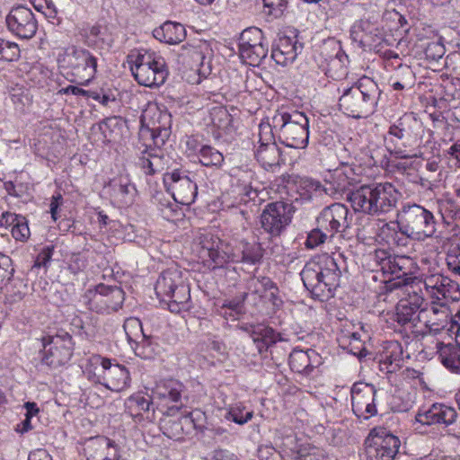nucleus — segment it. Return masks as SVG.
<instances>
[{
    "mask_svg": "<svg viewBox=\"0 0 460 460\" xmlns=\"http://www.w3.org/2000/svg\"><path fill=\"white\" fill-rule=\"evenodd\" d=\"M341 274L336 260L326 253L307 261L300 273L305 288L321 301L333 296Z\"/></svg>",
    "mask_w": 460,
    "mask_h": 460,
    "instance_id": "f257e3e1",
    "label": "nucleus"
},
{
    "mask_svg": "<svg viewBox=\"0 0 460 460\" xmlns=\"http://www.w3.org/2000/svg\"><path fill=\"white\" fill-rule=\"evenodd\" d=\"M382 91L370 77L363 76L344 88L339 98L340 110L353 119L367 118L376 109Z\"/></svg>",
    "mask_w": 460,
    "mask_h": 460,
    "instance_id": "f03ea898",
    "label": "nucleus"
},
{
    "mask_svg": "<svg viewBox=\"0 0 460 460\" xmlns=\"http://www.w3.org/2000/svg\"><path fill=\"white\" fill-rule=\"evenodd\" d=\"M278 135V139L286 146L305 148L309 139V119L298 111L278 110L269 123Z\"/></svg>",
    "mask_w": 460,
    "mask_h": 460,
    "instance_id": "7ed1b4c3",
    "label": "nucleus"
},
{
    "mask_svg": "<svg viewBox=\"0 0 460 460\" xmlns=\"http://www.w3.org/2000/svg\"><path fill=\"white\" fill-rule=\"evenodd\" d=\"M397 225L402 234L415 240L431 237L436 232L433 214L417 204L402 207L398 213Z\"/></svg>",
    "mask_w": 460,
    "mask_h": 460,
    "instance_id": "20e7f679",
    "label": "nucleus"
},
{
    "mask_svg": "<svg viewBox=\"0 0 460 460\" xmlns=\"http://www.w3.org/2000/svg\"><path fill=\"white\" fill-rule=\"evenodd\" d=\"M59 61L70 70L71 81L79 85H88L97 74L98 58L84 48L71 46Z\"/></svg>",
    "mask_w": 460,
    "mask_h": 460,
    "instance_id": "39448f33",
    "label": "nucleus"
},
{
    "mask_svg": "<svg viewBox=\"0 0 460 460\" xmlns=\"http://www.w3.org/2000/svg\"><path fill=\"white\" fill-rule=\"evenodd\" d=\"M131 71L139 84L150 88L164 84L169 74L164 58L155 53L139 54Z\"/></svg>",
    "mask_w": 460,
    "mask_h": 460,
    "instance_id": "423d86ee",
    "label": "nucleus"
},
{
    "mask_svg": "<svg viewBox=\"0 0 460 460\" xmlns=\"http://www.w3.org/2000/svg\"><path fill=\"white\" fill-rule=\"evenodd\" d=\"M42 343L41 363L51 369L64 367L73 356V339L66 332L60 331L55 335L45 336L42 338Z\"/></svg>",
    "mask_w": 460,
    "mask_h": 460,
    "instance_id": "0eeeda50",
    "label": "nucleus"
},
{
    "mask_svg": "<svg viewBox=\"0 0 460 460\" xmlns=\"http://www.w3.org/2000/svg\"><path fill=\"white\" fill-rule=\"evenodd\" d=\"M239 55L241 59L250 66H259L267 57L269 44L262 31L257 27H249L243 31L239 38Z\"/></svg>",
    "mask_w": 460,
    "mask_h": 460,
    "instance_id": "6e6552de",
    "label": "nucleus"
},
{
    "mask_svg": "<svg viewBox=\"0 0 460 460\" xmlns=\"http://www.w3.org/2000/svg\"><path fill=\"white\" fill-rule=\"evenodd\" d=\"M295 207L285 201L268 203L261 214L262 229L271 237L279 236L291 223Z\"/></svg>",
    "mask_w": 460,
    "mask_h": 460,
    "instance_id": "1a4fd4ad",
    "label": "nucleus"
},
{
    "mask_svg": "<svg viewBox=\"0 0 460 460\" xmlns=\"http://www.w3.org/2000/svg\"><path fill=\"white\" fill-rule=\"evenodd\" d=\"M367 460H394L400 439L385 429H373L365 441Z\"/></svg>",
    "mask_w": 460,
    "mask_h": 460,
    "instance_id": "9d476101",
    "label": "nucleus"
},
{
    "mask_svg": "<svg viewBox=\"0 0 460 460\" xmlns=\"http://www.w3.org/2000/svg\"><path fill=\"white\" fill-rule=\"evenodd\" d=\"M259 143L255 157L265 170H274L285 163L282 151L275 142L274 133L269 123L260 124Z\"/></svg>",
    "mask_w": 460,
    "mask_h": 460,
    "instance_id": "9b49d317",
    "label": "nucleus"
},
{
    "mask_svg": "<svg viewBox=\"0 0 460 460\" xmlns=\"http://www.w3.org/2000/svg\"><path fill=\"white\" fill-rule=\"evenodd\" d=\"M91 310L99 314H111L121 308L124 302V292L117 286L99 284L94 290L86 293Z\"/></svg>",
    "mask_w": 460,
    "mask_h": 460,
    "instance_id": "f8f14e48",
    "label": "nucleus"
},
{
    "mask_svg": "<svg viewBox=\"0 0 460 460\" xmlns=\"http://www.w3.org/2000/svg\"><path fill=\"white\" fill-rule=\"evenodd\" d=\"M376 387L368 383L357 382L350 389L351 406L354 414L367 420L377 413Z\"/></svg>",
    "mask_w": 460,
    "mask_h": 460,
    "instance_id": "ddd939ff",
    "label": "nucleus"
},
{
    "mask_svg": "<svg viewBox=\"0 0 460 460\" xmlns=\"http://www.w3.org/2000/svg\"><path fill=\"white\" fill-rule=\"evenodd\" d=\"M321 56L324 62L322 65L325 75L334 80H341L348 74V56L339 42L328 40L321 48Z\"/></svg>",
    "mask_w": 460,
    "mask_h": 460,
    "instance_id": "4468645a",
    "label": "nucleus"
},
{
    "mask_svg": "<svg viewBox=\"0 0 460 460\" xmlns=\"http://www.w3.org/2000/svg\"><path fill=\"white\" fill-rule=\"evenodd\" d=\"M5 21L9 31L20 39H31L38 30V22L34 13L24 5L13 6Z\"/></svg>",
    "mask_w": 460,
    "mask_h": 460,
    "instance_id": "2eb2a0df",
    "label": "nucleus"
},
{
    "mask_svg": "<svg viewBox=\"0 0 460 460\" xmlns=\"http://www.w3.org/2000/svg\"><path fill=\"white\" fill-rule=\"evenodd\" d=\"M419 322L425 325L429 333L434 334L451 331L454 325L449 308L445 304L435 302L426 304L425 307L419 312Z\"/></svg>",
    "mask_w": 460,
    "mask_h": 460,
    "instance_id": "dca6fc26",
    "label": "nucleus"
},
{
    "mask_svg": "<svg viewBox=\"0 0 460 460\" xmlns=\"http://www.w3.org/2000/svg\"><path fill=\"white\" fill-rule=\"evenodd\" d=\"M164 182L168 190L172 192L176 202L182 205H190L195 201L198 187L189 176L174 170L164 174Z\"/></svg>",
    "mask_w": 460,
    "mask_h": 460,
    "instance_id": "f3484780",
    "label": "nucleus"
},
{
    "mask_svg": "<svg viewBox=\"0 0 460 460\" xmlns=\"http://www.w3.org/2000/svg\"><path fill=\"white\" fill-rule=\"evenodd\" d=\"M349 208L341 203H333L324 208L316 218L317 225L330 233H342L349 226Z\"/></svg>",
    "mask_w": 460,
    "mask_h": 460,
    "instance_id": "a211bd4d",
    "label": "nucleus"
},
{
    "mask_svg": "<svg viewBox=\"0 0 460 460\" xmlns=\"http://www.w3.org/2000/svg\"><path fill=\"white\" fill-rule=\"evenodd\" d=\"M84 451L87 460H119L120 458L116 443L103 436L88 438L84 443Z\"/></svg>",
    "mask_w": 460,
    "mask_h": 460,
    "instance_id": "6ab92c4d",
    "label": "nucleus"
},
{
    "mask_svg": "<svg viewBox=\"0 0 460 460\" xmlns=\"http://www.w3.org/2000/svg\"><path fill=\"white\" fill-rule=\"evenodd\" d=\"M457 418L456 411L443 403H434L428 410L419 411L415 416L417 423L421 425L443 424L449 426L456 422Z\"/></svg>",
    "mask_w": 460,
    "mask_h": 460,
    "instance_id": "aec40b11",
    "label": "nucleus"
},
{
    "mask_svg": "<svg viewBox=\"0 0 460 460\" xmlns=\"http://www.w3.org/2000/svg\"><path fill=\"white\" fill-rule=\"evenodd\" d=\"M101 366L103 368V385L106 388L121 392L129 386V372L124 366L112 364L111 359L105 358L101 359Z\"/></svg>",
    "mask_w": 460,
    "mask_h": 460,
    "instance_id": "412c9836",
    "label": "nucleus"
},
{
    "mask_svg": "<svg viewBox=\"0 0 460 460\" xmlns=\"http://www.w3.org/2000/svg\"><path fill=\"white\" fill-rule=\"evenodd\" d=\"M303 44L299 43L296 36H279L271 49V58L282 66L292 64L302 51Z\"/></svg>",
    "mask_w": 460,
    "mask_h": 460,
    "instance_id": "4be33fe9",
    "label": "nucleus"
},
{
    "mask_svg": "<svg viewBox=\"0 0 460 460\" xmlns=\"http://www.w3.org/2000/svg\"><path fill=\"white\" fill-rule=\"evenodd\" d=\"M168 117L166 113H162L155 105L149 106L141 115V122L151 131V137L155 146L163 145L168 136L166 125L162 123V120L168 119Z\"/></svg>",
    "mask_w": 460,
    "mask_h": 460,
    "instance_id": "5701e85b",
    "label": "nucleus"
},
{
    "mask_svg": "<svg viewBox=\"0 0 460 460\" xmlns=\"http://www.w3.org/2000/svg\"><path fill=\"white\" fill-rule=\"evenodd\" d=\"M374 201L376 215L388 213L397 204L400 192L390 182H373Z\"/></svg>",
    "mask_w": 460,
    "mask_h": 460,
    "instance_id": "b1692460",
    "label": "nucleus"
},
{
    "mask_svg": "<svg viewBox=\"0 0 460 460\" xmlns=\"http://www.w3.org/2000/svg\"><path fill=\"white\" fill-rule=\"evenodd\" d=\"M373 183L363 184L347 194V200L350 203L355 212L375 216Z\"/></svg>",
    "mask_w": 460,
    "mask_h": 460,
    "instance_id": "393cba45",
    "label": "nucleus"
},
{
    "mask_svg": "<svg viewBox=\"0 0 460 460\" xmlns=\"http://www.w3.org/2000/svg\"><path fill=\"white\" fill-rule=\"evenodd\" d=\"M403 364L402 347L397 341H386L379 357V369L385 374L398 371Z\"/></svg>",
    "mask_w": 460,
    "mask_h": 460,
    "instance_id": "a878e982",
    "label": "nucleus"
},
{
    "mask_svg": "<svg viewBox=\"0 0 460 460\" xmlns=\"http://www.w3.org/2000/svg\"><path fill=\"white\" fill-rule=\"evenodd\" d=\"M251 338L260 354L271 349L280 341L279 333L276 332L271 327L263 324L252 327Z\"/></svg>",
    "mask_w": 460,
    "mask_h": 460,
    "instance_id": "bb28decb",
    "label": "nucleus"
},
{
    "mask_svg": "<svg viewBox=\"0 0 460 460\" xmlns=\"http://www.w3.org/2000/svg\"><path fill=\"white\" fill-rule=\"evenodd\" d=\"M201 244L203 251L211 261L212 269L222 268L225 264L233 261L231 256L220 247L223 243L218 238L214 239L213 235H205Z\"/></svg>",
    "mask_w": 460,
    "mask_h": 460,
    "instance_id": "cd10ccee",
    "label": "nucleus"
},
{
    "mask_svg": "<svg viewBox=\"0 0 460 460\" xmlns=\"http://www.w3.org/2000/svg\"><path fill=\"white\" fill-rule=\"evenodd\" d=\"M153 35L160 41L174 45L185 40L186 30L181 23L168 21L155 29Z\"/></svg>",
    "mask_w": 460,
    "mask_h": 460,
    "instance_id": "c85d7f7f",
    "label": "nucleus"
},
{
    "mask_svg": "<svg viewBox=\"0 0 460 460\" xmlns=\"http://www.w3.org/2000/svg\"><path fill=\"white\" fill-rule=\"evenodd\" d=\"M184 385L176 379H165L160 381L153 390L154 396L160 400H166L178 403L181 402Z\"/></svg>",
    "mask_w": 460,
    "mask_h": 460,
    "instance_id": "c756f323",
    "label": "nucleus"
},
{
    "mask_svg": "<svg viewBox=\"0 0 460 460\" xmlns=\"http://www.w3.org/2000/svg\"><path fill=\"white\" fill-rule=\"evenodd\" d=\"M182 282L181 274L176 270L164 271L158 278L155 290L161 301L165 302Z\"/></svg>",
    "mask_w": 460,
    "mask_h": 460,
    "instance_id": "7c9ffc66",
    "label": "nucleus"
},
{
    "mask_svg": "<svg viewBox=\"0 0 460 460\" xmlns=\"http://www.w3.org/2000/svg\"><path fill=\"white\" fill-rule=\"evenodd\" d=\"M416 119L411 114H404L389 127L388 135L406 146L413 135Z\"/></svg>",
    "mask_w": 460,
    "mask_h": 460,
    "instance_id": "2f4dec72",
    "label": "nucleus"
},
{
    "mask_svg": "<svg viewBox=\"0 0 460 460\" xmlns=\"http://www.w3.org/2000/svg\"><path fill=\"white\" fill-rule=\"evenodd\" d=\"M438 355L442 365L454 373H460V349L456 344H437Z\"/></svg>",
    "mask_w": 460,
    "mask_h": 460,
    "instance_id": "473e14b6",
    "label": "nucleus"
},
{
    "mask_svg": "<svg viewBox=\"0 0 460 460\" xmlns=\"http://www.w3.org/2000/svg\"><path fill=\"white\" fill-rule=\"evenodd\" d=\"M123 329L128 342L137 345L136 349H138L140 347L150 346V339L145 335L142 323L138 318L129 317L126 319Z\"/></svg>",
    "mask_w": 460,
    "mask_h": 460,
    "instance_id": "72a5a7b5",
    "label": "nucleus"
},
{
    "mask_svg": "<svg viewBox=\"0 0 460 460\" xmlns=\"http://www.w3.org/2000/svg\"><path fill=\"white\" fill-rule=\"evenodd\" d=\"M137 189L126 177H119L112 184V196L122 205L128 206L133 203Z\"/></svg>",
    "mask_w": 460,
    "mask_h": 460,
    "instance_id": "f704fd0d",
    "label": "nucleus"
},
{
    "mask_svg": "<svg viewBox=\"0 0 460 460\" xmlns=\"http://www.w3.org/2000/svg\"><path fill=\"white\" fill-rule=\"evenodd\" d=\"M390 81L395 91L409 89L415 84V75L410 66L400 64Z\"/></svg>",
    "mask_w": 460,
    "mask_h": 460,
    "instance_id": "c9c22d12",
    "label": "nucleus"
},
{
    "mask_svg": "<svg viewBox=\"0 0 460 460\" xmlns=\"http://www.w3.org/2000/svg\"><path fill=\"white\" fill-rule=\"evenodd\" d=\"M190 299V288L182 281L164 303L167 304L168 309L172 313H180L182 309L187 308Z\"/></svg>",
    "mask_w": 460,
    "mask_h": 460,
    "instance_id": "e433bc0d",
    "label": "nucleus"
},
{
    "mask_svg": "<svg viewBox=\"0 0 460 460\" xmlns=\"http://www.w3.org/2000/svg\"><path fill=\"white\" fill-rule=\"evenodd\" d=\"M5 221L12 226L11 234L16 241L24 242L30 236V228L24 217L15 214L4 216Z\"/></svg>",
    "mask_w": 460,
    "mask_h": 460,
    "instance_id": "4c0bfd02",
    "label": "nucleus"
},
{
    "mask_svg": "<svg viewBox=\"0 0 460 460\" xmlns=\"http://www.w3.org/2000/svg\"><path fill=\"white\" fill-rule=\"evenodd\" d=\"M289 367L293 372L305 375L314 368L308 353L301 349H294L289 354Z\"/></svg>",
    "mask_w": 460,
    "mask_h": 460,
    "instance_id": "58836bf2",
    "label": "nucleus"
},
{
    "mask_svg": "<svg viewBox=\"0 0 460 460\" xmlns=\"http://www.w3.org/2000/svg\"><path fill=\"white\" fill-rule=\"evenodd\" d=\"M139 164L146 174L154 175L164 169L163 157L154 152L146 150L139 159Z\"/></svg>",
    "mask_w": 460,
    "mask_h": 460,
    "instance_id": "ea45409f",
    "label": "nucleus"
},
{
    "mask_svg": "<svg viewBox=\"0 0 460 460\" xmlns=\"http://www.w3.org/2000/svg\"><path fill=\"white\" fill-rule=\"evenodd\" d=\"M410 263V258L406 256H393L391 270L389 275H394L395 279H399L398 281H394L390 283L391 288H396L401 287L402 285L406 284L407 279H401L402 277L407 275V264Z\"/></svg>",
    "mask_w": 460,
    "mask_h": 460,
    "instance_id": "a19ab883",
    "label": "nucleus"
},
{
    "mask_svg": "<svg viewBox=\"0 0 460 460\" xmlns=\"http://www.w3.org/2000/svg\"><path fill=\"white\" fill-rule=\"evenodd\" d=\"M394 320L400 326H410L414 327L417 325L419 322V313L415 310L409 308L402 305V303H398L395 308V314L394 315Z\"/></svg>",
    "mask_w": 460,
    "mask_h": 460,
    "instance_id": "79ce46f5",
    "label": "nucleus"
},
{
    "mask_svg": "<svg viewBox=\"0 0 460 460\" xmlns=\"http://www.w3.org/2000/svg\"><path fill=\"white\" fill-rule=\"evenodd\" d=\"M199 162L205 166H220L224 162L223 155L210 146H203L199 152Z\"/></svg>",
    "mask_w": 460,
    "mask_h": 460,
    "instance_id": "37998d69",
    "label": "nucleus"
},
{
    "mask_svg": "<svg viewBox=\"0 0 460 460\" xmlns=\"http://www.w3.org/2000/svg\"><path fill=\"white\" fill-rule=\"evenodd\" d=\"M445 283H448L447 277L438 272L429 273L424 277L425 288L428 291L433 292V295L436 296L438 299H440V290Z\"/></svg>",
    "mask_w": 460,
    "mask_h": 460,
    "instance_id": "c03bdc74",
    "label": "nucleus"
},
{
    "mask_svg": "<svg viewBox=\"0 0 460 460\" xmlns=\"http://www.w3.org/2000/svg\"><path fill=\"white\" fill-rule=\"evenodd\" d=\"M263 256L259 243H244L242 250V261L249 264L258 263Z\"/></svg>",
    "mask_w": 460,
    "mask_h": 460,
    "instance_id": "a18cd8bd",
    "label": "nucleus"
},
{
    "mask_svg": "<svg viewBox=\"0 0 460 460\" xmlns=\"http://www.w3.org/2000/svg\"><path fill=\"white\" fill-rule=\"evenodd\" d=\"M20 58L19 46L4 39H0V60L15 61Z\"/></svg>",
    "mask_w": 460,
    "mask_h": 460,
    "instance_id": "49530a36",
    "label": "nucleus"
},
{
    "mask_svg": "<svg viewBox=\"0 0 460 460\" xmlns=\"http://www.w3.org/2000/svg\"><path fill=\"white\" fill-rule=\"evenodd\" d=\"M264 13L273 18H280L288 8V0H262Z\"/></svg>",
    "mask_w": 460,
    "mask_h": 460,
    "instance_id": "de8ad7c7",
    "label": "nucleus"
},
{
    "mask_svg": "<svg viewBox=\"0 0 460 460\" xmlns=\"http://www.w3.org/2000/svg\"><path fill=\"white\" fill-rule=\"evenodd\" d=\"M328 237H330V233L317 225L316 228L308 233L305 245L307 249H314L324 243Z\"/></svg>",
    "mask_w": 460,
    "mask_h": 460,
    "instance_id": "09e8293b",
    "label": "nucleus"
},
{
    "mask_svg": "<svg viewBox=\"0 0 460 460\" xmlns=\"http://www.w3.org/2000/svg\"><path fill=\"white\" fill-rule=\"evenodd\" d=\"M296 460H326L322 449L313 446L301 447L295 456Z\"/></svg>",
    "mask_w": 460,
    "mask_h": 460,
    "instance_id": "8fccbe9b",
    "label": "nucleus"
},
{
    "mask_svg": "<svg viewBox=\"0 0 460 460\" xmlns=\"http://www.w3.org/2000/svg\"><path fill=\"white\" fill-rule=\"evenodd\" d=\"M254 287L255 293H261V291H270L271 296H275V293L278 291V288L275 283L269 277H255L250 280V287Z\"/></svg>",
    "mask_w": 460,
    "mask_h": 460,
    "instance_id": "3c124183",
    "label": "nucleus"
},
{
    "mask_svg": "<svg viewBox=\"0 0 460 460\" xmlns=\"http://www.w3.org/2000/svg\"><path fill=\"white\" fill-rule=\"evenodd\" d=\"M212 124L219 129H226L230 125L231 115L223 108H215L210 113Z\"/></svg>",
    "mask_w": 460,
    "mask_h": 460,
    "instance_id": "603ef678",
    "label": "nucleus"
},
{
    "mask_svg": "<svg viewBox=\"0 0 460 460\" xmlns=\"http://www.w3.org/2000/svg\"><path fill=\"white\" fill-rule=\"evenodd\" d=\"M448 283H445L441 288L439 296L448 301L460 300V287L459 285L447 277Z\"/></svg>",
    "mask_w": 460,
    "mask_h": 460,
    "instance_id": "864d4df0",
    "label": "nucleus"
},
{
    "mask_svg": "<svg viewBox=\"0 0 460 460\" xmlns=\"http://www.w3.org/2000/svg\"><path fill=\"white\" fill-rule=\"evenodd\" d=\"M446 262L450 272L460 277V243L447 254Z\"/></svg>",
    "mask_w": 460,
    "mask_h": 460,
    "instance_id": "5fc2aeb1",
    "label": "nucleus"
},
{
    "mask_svg": "<svg viewBox=\"0 0 460 460\" xmlns=\"http://www.w3.org/2000/svg\"><path fill=\"white\" fill-rule=\"evenodd\" d=\"M399 302L418 313L420 312L427 304L423 296L415 291L409 293L407 297L401 299Z\"/></svg>",
    "mask_w": 460,
    "mask_h": 460,
    "instance_id": "6e6d98bb",
    "label": "nucleus"
},
{
    "mask_svg": "<svg viewBox=\"0 0 460 460\" xmlns=\"http://www.w3.org/2000/svg\"><path fill=\"white\" fill-rule=\"evenodd\" d=\"M252 411H247L243 413V411L240 407H233L226 413V418L228 420H232L237 424L243 425L248 422L252 418Z\"/></svg>",
    "mask_w": 460,
    "mask_h": 460,
    "instance_id": "4d7b16f0",
    "label": "nucleus"
},
{
    "mask_svg": "<svg viewBox=\"0 0 460 460\" xmlns=\"http://www.w3.org/2000/svg\"><path fill=\"white\" fill-rule=\"evenodd\" d=\"M14 270L12 266L10 257L0 253V283L10 280L13 278Z\"/></svg>",
    "mask_w": 460,
    "mask_h": 460,
    "instance_id": "13d9d810",
    "label": "nucleus"
},
{
    "mask_svg": "<svg viewBox=\"0 0 460 460\" xmlns=\"http://www.w3.org/2000/svg\"><path fill=\"white\" fill-rule=\"evenodd\" d=\"M344 347L348 348L351 354L357 356L360 359L368 355V351L361 340H354V342L346 341V345Z\"/></svg>",
    "mask_w": 460,
    "mask_h": 460,
    "instance_id": "bf43d9fd",
    "label": "nucleus"
},
{
    "mask_svg": "<svg viewBox=\"0 0 460 460\" xmlns=\"http://www.w3.org/2000/svg\"><path fill=\"white\" fill-rule=\"evenodd\" d=\"M53 250V246H47L43 248L42 251L37 255L31 270L34 268H46L47 264L49 262L52 257Z\"/></svg>",
    "mask_w": 460,
    "mask_h": 460,
    "instance_id": "052dcab7",
    "label": "nucleus"
},
{
    "mask_svg": "<svg viewBox=\"0 0 460 460\" xmlns=\"http://www.w3.org/2000/svg\"><path fill=\"white\" fill-rule=\"evenodd\" d=\"M425 53L428 58L436 60L444 55V47L439 43L432 42L428 45Z\"/></svg>",
    "mask_w": 460,
    "mask_h": 460,
    "instance_id": "680f3d73",
    "label": "nucleus"
},
{
    "mask_svg": "<svg viewBox=\"0 0 460 460\" xmlns=\"http://www.w3.org/2000/svg\"><path fill=\"white\" fill-rule=\"evenodd\" d=\"M390 254L391 253L387 250L376 249L372 254H370V256L373 263L378 269L380 265H382L383 261L388 259Z\"/></svg>",
    "mask_w": 460,
    "mask_h": 460,
    "instance_id": "e2e57ef3",
    "label": "nucleus"
},
{
    "mask_svg": "<svg viewBox=\"0 0 460 460\" xmlns=\"http://www.w3.org/2000/svg\"><path fill=\"white\" fill-rule=\"evenodd\" d=\"M130 402L135 403V405L137 407L139 411H148L150 410V406L152 404V402L150 399H147L141 395H137L134 397H131L129 399Z\"/></svg>",
    "mask_w": 460,
    "mask_h": 460,
    "instance_id": "0e129e2a",
    "label": "nucleus"
},
{
    "mask_svg": "<svg viewBox=\"0 0 460 460\" xmlns=\"http://www.w3.org/2000/svg\"><path fill=\"white\" fill-rule=\"evenodd\" d=\"M63 203V197L60 193H58L57 195L52 196L51 201L49 204V209L51 217L54 221H57L58 219V209Z\"/></svg>",
    "mask_w": 460,
    "mask_h": 460,
    "instance_id": "69168bd1",
    "label": "nucleus"
},
{
    "mask_svg": "<svg viewBox=\"0 0 460 460\" xmlns=\"http://www.w3.org/2000/svg\"><path fill=\"white\" fill-rule=\"evenodd\" d=\"M339 343L341 346H345L346 341H351L354 342V340H361L359 333L357 332H344L341 331V333L337 338Z\"/></svg>",
    "mask_w": 460,
    "mask_h": 460,
    "instance_id": "338daca9",
    "label": "nucleus"
},
{
    "mask_svg": "<svg viewBox=\"0 0 460 460\" xmlns=\"http://www.w3.org/2000/svg\"><path fill=\"white\" fill-rule=\"evenodd\" d=\"M60 93L86 96L87 90L75 85H68L59 90Z\"/></svg>",
    "mask_w": 460,
    "mask_h": 460,
    "instance_id": "774afa93",
    "label": "nucleus"
}]
</instances>
